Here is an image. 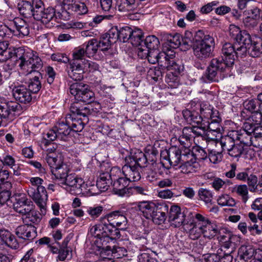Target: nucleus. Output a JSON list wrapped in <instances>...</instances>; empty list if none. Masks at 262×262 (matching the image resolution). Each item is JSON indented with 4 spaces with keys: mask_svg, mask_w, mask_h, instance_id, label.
Here are the masks:
<instances>
[{
    "mask_svg": "<svg viewBox=\"0 0 262 262\" xmlns=\"http://www.w3.org/2000/svg\"><path fill=\"white\" fill-rule=\"evenodd\" d=\"M253 132L246 130L243 125L242 129L232 130L229 133L228 135L245 147L253 144L254 139L252 136Z\"/></svg>",
    "mask_w": 262,
    "mask_h": 262,
    "instance_id": "15",
    "label": "nucleus"
},
{
    "mask_svg": "<svg viewBox=\"0 0 262 262\" xmlns=\"http://www.w3.org/2000/svg\"><path fill=\"white\" fill-rule=\"evenodd\" d=\"M12 92L15 100L20 103L28 104L32 99L31 93L24 85L20 84L15 86L12 89Z\"/></svg>",
    "mask_w": 262,
    "mask_h": 262,
    "instance_id": "21",
    "label": "nucleus"
},
{
    "mask_svg": "<svg viewBox=\"0 0 262 262\" xmlns=\"http://www.w3.org/2000/svg\"><path fill=\"white\" fill-rule=\"evenodd\" d=\"M94 100L95 94L90 88L76 102L80 103L79 101H81L87 104H90L94 102Z\"/></svg>",
    "mask_w": 262,
    "mask_h": 262,
    "instance_id": "57",
    "label": "nucleus"
},
{
    "mask_svg": "<svg viewBox=\"0 0 262 262\" xmlns=\"http://www.w3.org/2000/svg\"><path fill=\"white\" fill-rule=\"evenodd\" d=\"M90 88L83 82H75L70 85V92L77 101Z\"/></svg>",
    "mask_w": 262,
    "mask_h": 262,
    "instance_id": "32",
    "label": "nucleus"
},
{
    "mask_svg": "<svg viewBox=\"0 0 262 262\" xmlns=\"http://www.w3.org/2000/svg\"><path fill=\"white\" fill-rule=\"evenodd\" d=\"M36 4L38 8L36 11L35 20L40 21L47 27H51L54 24L53 21L55 22L57 19L59 18L63 20L69 19V12L66 10H62L61 12L55 13V10L53 8H48L45 9L42 2H39Z\"/></svg>",
    "mask_w": 262,
    "mask_h": 262,
    "instance_id": "8",
    "label": "nucleus"
},
{
    "mask_svg": "<svg viewBox=\"0 0 262 262\" xmlns=\"http://www.w3.org/2000/svg\"><path fill=\"white\" fill-rule=\"evenodd\" d=\"M182 41L185 46L192 47L194 55L201 60L210 57L215 46L213 37L202 30L186 31Z\"/></svg>",
    "mask_w": 262,
    "mask_h": 262,
    "instance_id": "4",
    "label": "nucleus"
},
{
    "mask_svg": "<svg viewBox=\"0 0 262 262\" xmlns=\"http://www.w3.org/2000/svg\"><path fill=\"white\" fill-rule=\"evenodd\" d=\"M183 38L184 36L181 37L179 34L169 35L167 37V41L171 47L177 48L180 45H184L182 41Z\"/></svg>",
    "mask_w": 262,
    "mask_h": 262,
    "instance_id": "51",
    "label": "nucleus"
},
{
    "mask_svg": "<svg viewBox=\"0 0 262 262\" xmlns=\"http://www.w3.org/2000/svg\"><path fill=\"white\" fill-rule=\"evenodd\" d=\"M199 200L203 201L205 204L212 205L213 202V194L211 190L206 188H200L198 192Z\"/></svg>",
    "mask_w": 262,
    "mask_h": 262,
    "instance_id": "38",
    "label": "nucleus"
},
{
    "mask_svg": "<svg viewBox=\"0 0 262 262\" xmlns=\"http://www.w3.org/2000/svg\"><path fill=\"white\" fill-rule=\"evenodd\" d=\"M85 55V52L84 47L76 49L73 53V59L70 63H77L81 65L83 61L86 60L84 58Z\"/></svg>",
    "mask_w": 262,
    "mask_h": 262,
    "instance_id": "44",
    "label": "nucleus"
},
{
    "mask_svg": "<svg viewBox=\"0 0 262 262\" xmlns=\"http://www.w3.org/2000/svg\"><path fill=\"white\" fill-rule=\"evenodd\" d=\"M157 207L158 203L153 202L142 201L139 202L138 204V208L142 212L143 216L149 220L152 217Z\"/></svg>",
    "mask_w": 262,
    "mask_h": 262,
    "instance_id": "27",
    "label": "nucleus"
},
{
    "mask_svg": "<svg viewBox=\"0 0 262 262\" xmlns=\"http://www.w3.org/2000/svg\"><path fill=\"white\" fill-rule=\"evenodd\" d=\"M82 66L80 65L79 63H70L69 67L68 68L69 76L75 81L82 80L84 72Z\"/></svg>",
    "mask_w": 262,
    "mask_h": 262,
    "instance_id": "30",
    "label": "nucleus"
},
{
    "mask_svg": "<svg viewBox=\"0 0 262 262\" xmlns=\"http://www.w3.org/2000/svg\"><path fill=\"white\" fill-rule=\"evenodd\" d=\"M33 208L34 206L32 202L25 197L16 198L13 203L14 210L23 216L29 213Z\"/></svg>",
    "mask_w": 262,
    "mask_h": 262,
    "instance_id": "23",
    "label": "nucleus"
},
{
    "mask_svg": "<svg viewBox=\"0 0 262 262\" xmlns=\"http://www.w3.org/2000/svg\"><path fill=\"white\" fill-rule=\"evenodd\" d=\"M39 2H42L41 0H34L32 2L27 1H22L17 5V8L19 13L24 17L30 18L33 17L35 19L36 10L38 6L36 4H39Z\"/></svg>",
    "mask_w": 262,
    "mask_h": 262,
    "instance_id": "16",
    "label": "nucleus"
},
{
    "mask_svg": "<svg viewBox=\"0 0 262 262\" xmlns=\"http://www.w3.org/2000/svg\"><path fill=\"white\" fill-rule=\"evenodd\" d=\"M83 47L84 48L85 55L88 57H93L96 54L98 49L97 40L95 38L92 39L86 43L83 44Z\"/></svg>",
    "mask_w": 262,
    "mask_h": 262,
    "instance_id": "39",
    "label": "nucleus"
},
{
    "mask_svg": "<svg viewBox=\"0 0 262 262\" xmlns=\"http://www.w3.org/2000/svg\"><path fill=\"white\" fill-rule=\"evenodd\" d=\"M181 163H196L193 151L189 148L182 149Z\"/></svg>",
    "mask_w": 262,
    "mask_h": 262,
    "instance_id": "48",
    "label": "nucleus"
},
{
    "mask_svg": "<svg viewBox=\"0 0 262 262\" xmlns=\"http://www.w3.org/2000/svg\"><path fill=\"white\" fill-rule=\"evenodd\" d=\"M190 226L192 227L189 229V237L193 240L199 238L202 234H203L202 226H198L196 223H191Z\"/></svg>",
    "mask_w": 262,
    "mask_h": 262,
    "instance_id": "49",
    "label": "nucleus"
},
{
    "mask_svg": "<svg viewBox=\"0 0 262 262\" xmlns=\"http://www.w3.org/2000/svg\"><path fill=\"white\" fill-rule=\"evenodd\" d=\"M111 226H102L101 224L96 225L91 229V232L96 237L95 245L100 251L101 256H109L112 246L110 242L120 237L117 234L115 230Z\"/></svg>",
    "mask_w": 262,
    "mask_h": 262,
    "instance_id": "5",
    "label": "nucleus"
},
{
    "mask_svg": "<svg viewBox=\"0 0 262 262\" xmlns=\"http://www.w3.org/2000/svg\"><path fill=\"white\" fill-rule=\"evenodd\" d=\"M246 17L259 20L261 14V10L257 7L248 9L244 12Z\"/></svg>",
    "mask_w": 262,
    "mask_h": 262,
    "instance_id": "62",
    "label": "nucleus"
},
{
    "mask_svg": "<svg viewBox=\"0 0 262 262\" xmlns=\"http://www.w3.org/2000/svg\"><path fill=\"white\" fill-rule=\"evenodd\" d=\"M41 215L33 208L29 213L25 214L23 217L24 224L29 225H37L41 220Z\"/></svg>",
    "mask_w": 262,
    "mask_h": 262,
    "instance_id": "34",
    "label": "nucleus"
},
{
    "mask_svg": "<svg viewBox=\"0 0 262 262\" xmlns=\"http://www.w3.org/2000/svg\"><path fill=\"white\" fill-rule=\"evenodd\" d=\"M218 142L222 150L227 151L232 157H240L244 152V147L228 135L222 137Z\"/></svg>",
    "mask_w": 262,
    "mask_h": 262,
    "instance_id": "13",
    "label": "nucleus"
},
{
    "mask_svg": "<svg viewBox=\"0 0 262 262\" xmlns=\"http://www.w3.org/2000/svg\"><path fill=\"white\" fill-rule=\"evenodd\" d=\"M262 121V113L260 111H257L251 113V116L244 123V127L247 130L254 132L256 127Z\"/></svg>",
    "mask_w": 262,
    "mask_h": 262,
    "instance_id": "28",
    "label": "nucleus"
},
{
    "mask_svg": "<svg viewBox=\"0 0 262 262\" xmlns=\"http://www.w3.org/2000/svg\"><path fill=\"white\" fill-rule=\"evenodd\" d=\"M221 233H217L219 236L218 239L222 243V247L224 249H229V247L233 246L234 244L238 241V237L231 234L230 232H227L222 234V231L224 232V229H220Z\"/></svg>",
    "mask_w": 262,
    "mask_h": 262,
    "instance_id": "31",
    "label": "nucleus"
},
{
    "mask_svg": "<svg viewBox=\"0 0 262 262\" xmlns=\"http://www.w3.org/2000/svg\"><path fill=\"white\" fill-rule=\"evenodd\" d=\"M145 161L142 154L134 156L131 152L130 155L125 158V164L122 167V172L129 183L130 181L135 182L140 180V169L144 167Z\"/></svg>",
    "mask_w": 262,
    "mask_h": 262,
    "instance_id": "7",
    "label": "nucleus"
},
{
    "mask_svg": "<svg viewBox=\"0 0 262 262\" xmlns=\"http://www.w3.org/2000/svg\"><path fill=\"white\" fill-rule=\"evenodd\" d=\"M71 115H67L65 122H61L57 123L55 125L56 131L58 135V140L61 141H67L69 138L74 136L70 127Z\"/></svg>",
    "mask_w": 262,
    "mask_h": 262,
    "instance_id": "20",
    "label": "nucleus"
},
{
    "mask_svg": "<svg viewBox=\"0 0 262 262\" xmlns=\"http://www.w3.org/2000/svg\"><path fill=\"white\" fill-rule=\"evenodd\" d=\"M21 110V105L16 101L0 98V127L7 126L12 121L14 113Z\"/></svg>",
    "mask_w": 262,
    "mask_h": 262,
    "instance_id": "10",
    "label": "nucleus"
},
{
    "mask_svg": "<svg viewBox=\"0 0 262 262\" xmlns=\"http://www.w3.org/2000/svg\"><path fill=\"white\" fill-rule=\"evenodd\" d=\"M9 32L12 33L14 35L18 36L19 37L22 38L25 36H27L29 34L28 25V24L25 25L18 31H15L14 28L9 27L8 33Z\"/></svg>",
    "mask_w": 262,
    "mask_h": 262,
    "instance_id": "63",
    "label": "nucleus"
},
{
    "mask_svg": "<svg viewBox=\"0 0 262 262\" xmlns=\"http://www.w3.org/2000/svg\"><path fill=\"white\" fill-rule=\"evenodd\" d=\"M102 223L101 225L102 226L113 227L112 229L117 232V235L120 236L119 230L126 228L127 220L122 211L117 210L106 214L102 219Z\"/></svg>",
    "mask_w": 262,
    "mask_h": 262,
    "instance_id": "11",
    "label": "nucleus"
},
{
    "mask_svg": "<svg viewBox=\"0 0 262 262\" xmlns=\"http://www.w3.org/2000/svg\"><path fill=\"white\" fill-rule=\"evenodd\" d=\"M246 181L250 191L255 192L257 189V187L259 186V185H258L257 176L253 174H250L248 176Z\"/></svg>",
    "mask_w": 262,
    "mask_h": 262,
    "instance_id": "54",
    "label": "nucleus"
},
{
    "mask_svg": "<svg viewBox=\"0 0 262 262\" xmlns=\"http://www.w3.org/2000/svg\"><path fill=\"white\" fill-rule=\"evenodd\" d=\"M182 149H180L177 146H172L168 149H164L161 151L160 156L162 160H165L168 163L161 161L160 163L163 167L169 169L171 166H176L181 162V155Z\"/></svg>",
    "mask_w": 262,
    "mask_h": 262,
    "instance_id": "12",
    "label": "nucleus"
},
{
    "mask_svg": "<svg viewBox=\"0 0 262 262\" xmlns=\"http://www.w3.org/2000/svg\"><path fill=\"white\" fill-rule=\"evenodd\" d=\"M168 205L166 203H158V207L156 208L150 220L156 224L161 225L164 223L167 218L166 214L168 213Z\"/></svg>",
    "mask_w": 262,
    "mask_h": 262,
    "instance_id": "25",
    "label": "nucleus"
},
{
    "mask_svg": "<svg viewBox=\"0 0 262 262\" xmlns=\"http://www.w3.org/2000/svg\"><path fill=\"white\" fill-rule=\"evenodd\" d=\"M113 43L119 40V28L117 26L112 27L108 32L104 35Z\"/></svg>",
    "mask_w": 262,
    "mask_h": 262,
    "instance_id": "60",
    "label": "nucleus"
},
{
    "mask_svg": "<svg viewBox=\"0 0 262 262\" xmlns=\"http://www.w3.org/2000/svg\"><path fill=\"white\" fill-rule=\"evenodd\" d=\"M192 151L193 152L194 156L196 160H203L206 159L208 157V154L206 151L200 146H194Z\"/></svg>",
    "mask_w": 262,
    "mask_h": 262,
    "instance_id": "61",
    "label": "nucleus"
},
{
    "mask_svg": "<svg viewBox=\"0 0 262 262\" xmlns=\"http://www.w3.org/2000/svg\"><path fill=\"white\" fill-rule=\"evenodd\" d=\"M165 82L167 87L170 89H176L180 84L178 75H173L172 73H168L165 77Z\"/></svg>",
    "mask_w": 262,
    "mask_h": 262,
    "instance_id": "50",
    "label": "nucleus"
},
{
    "mask_svg": "<svg viewBox=\"0 0 262 262\" xmlns=\"http://www.w3.org/2000/svg\"><path fill=\"white\" fill-rule=\"evenodd\" d=\"M220 123L214 122L213 121H209V120H204L203 123L201 124V126L200 128L202 130H207L206 134L204 136V138L207 141H214L216 143H219V141L216 139V137H210L211 134L213 133H215L218 134L220 132Z\"/></svg>",
    "mask_w": 262,
    "mask_h": 262,
    "instance_id": "19",
    "label": "nucleus"
},
{
    "mask_svg": "<svg viewBox=\"0 0 262 262\" xmlns=\"http://www.w3.org/2000/svg\"><path fill=\"white\" fill-rule=\"evenodd\" d=\"M46 162L51 168V171L57 180L59 184L72 194L78 195L84 193L87 189V184L81 178L75 174H68V165L63 162L61 155L55 153H49L45 158Z\"/></svg>",
    "mask_w": 262,
    "mask_h": 262,
    "instance_id": "1",
    "label": "nucleus"
},
{
    "mask_svg": "<svg viewBox=\"0 0 262 262\" xmlns=\"http://www.w3.org/2000/svg\"><path fill=\"white\" fill-rule=\"evenodd\" d=\"M144 48L147 50L158 49L160 42L158 38L155 35H150L146 37L143 43Z\"/></svg>",
    "mask_w": 262,
    "mask_h": 262,
    "instance_id": "41",
    "label": "nucleus"
},
{
    "mask_svg": "<svg viewBox=\"0 0 262 262\" xmlns=\"http://www.w3.org/2000/svg\"><path fill=\"white\" fill-rule=\"evenodd\" d=\"M173 55H168L165 52H160L159 57L158 58L157 63L159 66L162 68V70L166 69L168 68L170 61L173 58Z\"/></svg>",
    "mask_w": 262,
    "mask_h": 262,
    "instance_id": "45",
    "label": "nucleus"
},
{
    "mask_svg": "<svg viewBox=\"0 0 262 262\" xmlns=\"http://www.w3.org/2000/svg\"><path fill=\"white\" fill-rule=\"evenodd\" d=\"M128 180L125 178H119L113 184V191L120 196H129L132 194V189L127 187Z\"/></svg>",
    "mask_w": 262,
    "mask_h": 262,
    "instance_id": "22",
    "label": "nucleus"
},
{
    "mask_svg": "<svg viewBox=\"0 0 262 262\" xmlns=\"http://www.w3.org/2000/svg\"><path fill=\"white\" fill-rule=\"evenodd\" d=\"M15 233L19 238L29 241H32L37 235L35 226L26 224L18 226L15 230Z\"/></svg>",
    "mask_w": 262,
    "mask_h": 262,
    "instance_id": "18",
    "label": "nucleus"
},
{
    "mask_svg": "<svg viewBox=\"0 0 262 262\" xmlns=\"http://www.w3.org/2000/svg\"><path fill=\"white\" fill-rule=\"evenodd\" d=\"M94 100L95 94L90 88L76 102L80 103L79 101H81L87 104H90L94 102Z\"/></svg>",
    "mask_w": 262,
    "mask_h": 262,
    "instance_id": "56",
    "label": "nucleus"
},
{
    "mask_svg": "<svg viewBox=\"0 0 262 262\" xmlns=\"http://www.w3.org/2000/svg\"><path fill=\"white\" fill-rule=\"evenodd\" d=\"M130 37L129 40L134 46L140 47L143 45L144 40L141 30H133Z\"/></svg>",
    "mask_w": 262,
    "mask_h": 262,
    "instance_id": "42",
    "label": "nucleus"
},
{
    "mask_svg": "<svg viewBox=\"0 0 262 262\" xmlns=\"http://www.w3.org/2000/svg\"><path fill=\"white\" fill-rule=\"evenodd\" d=\"M133 30L128 26L119 28V40L123 42L128 41L132 36Z\"/></svg>",
    "mask_w": 262,
    "mask_h": 262,
    "instance_id": "47",
    "label": "nucleus"
},
{
    "mask_svg": "<svg viewBox=\"0 0 262 262\" xmlns=\"http://www.w3.org/2000/svg\"><path fill=\"white\" fill-rule=\"evenodd\" d=\"M113 179L108 172L102 173L97 180L96 186L101 191H106L112 184Z\"/></svg>",
    "mask_w": 262,
    "mask_h": 262,
    "instance_id": "33",
    "label": "nucleus"
},
{
    "mask_svg": "<svg viewBox=\"0 0 262 262\" xmlns=\"http://www.w3.org/2000/svg\"><path fill=\"white\" fill-rule=\"evenodd\" d=\"M163 70L160 67L150 68L147 71V75L154 80L157 81L159 79L162 78Z\"/></svg>",
    "mask_w": 262,
    "mask_h": 262,
    "instance_id": "53",
    "label": "nucleus"
},
{
    "mask_svg": "<svg viewBox=\"0 0 262 262\" xmlns=\"http://www.w3.org/2000/svg\"><path fill=\"white\" fill-rule=\"evenodd\" d=\"M194 104V106H195V108L199 110L200 111V116H202V117H204V119L206 120H207L209 119V117L210 116V115L211 114V112L213 110V107L209 105H197L194 102H192L190 103L191 106H192Z\"/></svg>",
    "mask_w": 262,
    "mask_h": 262,
    "instance_id": "46",
    "label": "nucleus"
},
{
    "mask_svg": "<svg viewBox=\"0 0 262 262\" xmlns=\"http://www.w3.org/2000/svg\"><path fill=\"white\" fill-rule=\"evenodd\" d=\"M201 226L204 237L211 238L217 235V233H221L220 229L216 225L212 224L210 221H209L208 224H205Z\"/></svg>",
    "mask_w": 262,
    "mask_h": 262,
    "instance_id": "35",
    "label": "nucleus"
},
{
    "mask_svg": "<svg viewBox=\"0 0 262 262\" xmlns=\"http://www.w3.org/2000/svg\"><path fill=\"white\" fill-rule=\"evenodd\" d=\"M42 182L43 180L39 177L32 178L30 182L32 186L29 188L27 192L43 213L46 212L48 194L45 187L40 185Z\"/></svg>",
    "mask_w": 262,
    "mask_h": 262,
    "instance_id": "9",
    "label": "nucleus"
},
{
    "mask_svg": "<svg viewBox=\"0 0 262 262\" xmlns=\"http://www.w3.org/2000/svg\"><path fill=\"white\" fill-rule=\"evenodd\" d=\"M248 52L250 56L256 58L262 54V42L252 40L248 46Z\"/></svg>",
    "mask_w": 262,
    "mask_h": 262,
    "instance_id": "37",
    "label": "nucleus"
},
{
    "mask_svg": "<svg viewBox=\"0 0 262 262\" xmlns=\"http://www.w3.org/2000/svg\"><path fill=\"white\" fill-rule=\"evenodd\" d=\"M132 153L134 156H136L138 154H142V156H143V157H144V159H145L146 161L145 162H144V167H145L147 166L146 164L148 162H151L152 165H154V164L156 163L157 161V157H156L155 156H152L150 154V153H148L147 152H146V153L144 154L139 150H136L134 152H133ZM152 166H154V165H152Z\"/></svg>",
    "mask_w": 262,
    "mask_h": 262,
    "instance_id": "59",
    "label": "nucleus"
},
{
    "mask_svg": "<svg viewBox=\"0 0 262 262\" xmlns=\"http://www.w3.org/2000/svg\"><path fill=\"white\" fill-rule=\"evenodd\" d=\"M8 46L7 42L0 41V62L9 60L4 65L5 70H12L17 66L18 70L28 72L32 66L36 68L40 66V60L33 56V51L24 47L8 49Z\"/></svg>",
    "mask_w": 262,
    "mask_h": 262,
    "instance_id": "2",
    "label": "nucleus"
},
{
    "mask_svg": "<svg viewBox=\"0 0 262 262\" xmlns=\"http://www.w3.org/2000/svg\"><path fill=\"white\" fill-rule=\"evenodd\" d=\"M245 108L251 113L259 111V103L256 99H252L244 104Z\"/></svg>",
    "mask_w": 262,
    "mask_h": 262,
    "instance_id": "55",
    "label": "nucleus"
},
{
    "mask_svg": "<svg viewBox=\"0 0 262 262\" xmlns=\"http://www.w3.org/2000/svg\"><path fill=\"white\" fill-rule=\"evenodd\" d=\"M110 255H112L115 258H120L127 255V251L124 247L113 246L109 253Z\"/></svg>",
    "mask_w": 262,
    "mask_h": 262,
    "instance_id": "52",
    "label": "nucleus"
},
{
    "mask_svg": "<svg viewBox=\"0 0 262 262\" xmlns=\"http://www.w3.org/2000/svg\"><path fill=\"white\" fill-rule=\"evenodd\" d=\"M196 108L189 110L186 109L182 112L183 116L185 121L189 124L200 125L203 123L204 119L200 116L196 111Z\"/></svg>",
    "mask_w": 262,
    "mask_h": 262,
    "instance_id": "26",
    "label": "nucleus"
},
{
    "mask_svg": "<svg viewBox=\"0 0 262 262\" xmlns=\"http://www.w3.org/2000/svg\"><path fill=\"white\" fill-rule=\"evenodd\" d=\"M33 56H36L40 60V66L38 67H34L33 66L31 67L29 71L26 72L23 70H19L21 71L22 73L27 75L32 73H36V75L30 80L28 84V90L30 91L31 93H37L39 92L41 88V82L39 80L40 78H42V75L40 72V70L43 67V62L41 59V58L36 54V53H34L33 52Z\"/></svg>",
    "mask_w": 262,
    "mask_h": 262,
    "instance_id": "14",
    "label": "nucleus"
},
{
    "mask_svg": "<svg viewBox=\"0 0 262 262\" xmlns=\"http://www.w3.org/2000/svg\"><path fill=\"white\" fill-rule=\"evenodd\" d=\"M70 111L72 114L79 117L77 119L70 118L72 120L70 127L73 134L82 130L85 123L89 121L88 116L95 112L91 106H83L78 102H73L70 105Z\"/></svg>",
    "mask_w": 262,
    "mask_h": 262,
    "instance_id": "6",
    "label": "nucleus"
},
{
    "mask_svg": "<svg viewBox=\"0 0 262 262\" xmlns=\"http://www.w3.org/2000/svg\"><path fill=\"white\" fill-rule=\"evenodd\" d=\"M229 34L230 37L238 44L242 43L249 46L252 42V38L249 33L246 30H241L239 27L235 25L230 26Z\"/></svg>",
    "mask_w": 262,
    "mask_h": 262,
    "instance_id": "17",
    "label": "nucleus"
},
{
    "mask_svg": "<svg viewBox=\"0 0 262 262\" xmlns=\"http://www.w3.org/2000/svg\"><path fill=\"white\" fill-rule=\"evenodd\" d=\"M12 185L10 182H6L0 188V200L2 203L5 204L10 198L11 195V189Z\"/></svg>",
    "mask_w": 262,
    "mask_h": 262,
    "instance_id": "40",
    "label": "nucleus"
},
{
    "mask_svg": "<svg viewBox=\"0 0 262 262\" xmlns=\"http://www.w3.org/2000/svg\"><path fill=\"white\" fill-rule=\"evenodd\" d=\"M191 130L188 127H184L182 130V134L179 138L180 143L184 147V148H189L191 144L193 136L191 135Z\"/></svg>",
    "mask_w": 262,
    "mask_h": 262,
    "instance_id": "36",
    "label": "nucleus"
},
{
    "mask_svg": "<svg viewBox=\"0 0 262 262\" xmlns=\"http://www.w3.org/2000/svg\"><path fill=\"white\" fill-rule=\"evenodd\" d=\"M255 250L250 245H242L238 251V262H249L254 255Z\"/></svg>",
    "mask_w": 262,
    "mask_h": 262,
    "instance_id": "29",
    "label": "nucleus"
},
{
    "mask_svg": "<svg viewBox=\"0 0 262 262\" xmlns=\"http://www.w3.org/2000/svg\"><path fill=\"white\" fill-rule=\"evenodd\" d=\"M183 66L177 64L173 58L170 61L168 68H166L168 71H171L169 73H172L173 75H179L183 71Z\"/></svg>",
    "mask_w": 262,
    "mask_h": 262,
    "instance_id": "58",
    "label": "nucleus"
},
{
    "mask_svg": "<svg viewBox=\"0 0 262 262\" xmlns=\"http://www.w3.org/2000/svg\"><path fill=\"white\" fill-rule=\"evenodd\" d=\"M68 10L72 12H75L78 15L86 14L88 11V8L84 3L76 1L70 6Z\"/></svg>",
    "mask_w": 262,
    "mask_h": 262,
    "instance_id": "43",
    "label": "nucleus"
},
{
    "mask_svg": "<svg viewBox=\"0 0 262 262\" xmlns=\"http://www.w3.org/2000/svg\"><path fill=\"white\" fill-rule=\"evenodd\" d=\"M235 45L226 42L222 49V58L212 59L201 79L204 83L219 81V74L222 78L227 77L228 71L236 58Z\"/></svg>",
    "mask_w": 262,
    "mask_h": 262,
    "instance_id": "3",
    "label": "nucleus"
},
{
    "mask_svg": "<svg viewBox=\"0 0 262 262\" xmlns=\"http://www.w3.org/2000/svg\"><path fill=\"white\" fill-rule=\"evenodd\" d=\"M51 59L53 61L67 63L69 62V58L65 53H55L51 55Z\"/></svg>",
    "mask_w": 262,
    "mask_h": 262,
    "instance_id": "64",
    "label": "nucleus"
},
{
    "mask_svg": "<svg viewBox=\"0 0 262 262\" xmlns=\"http://www.w3.org/2000/svg\"><path fill=\"white\" fill-rule=\"evenodd\" d=\"M168 213L169 222H173L176 227H180L185 224V215L184 212L181 211L180 207L177 205H171Z\"/></svg>",
    "mask_w": 262,
    "mask_h": 262,
    "instance_id": "24",
    "label": "nucleus"
}]
</instances>
